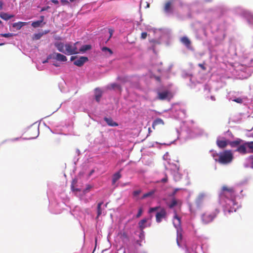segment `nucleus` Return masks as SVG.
Returning a JSON list of instances; mask_svg holds the SVG:
<instances>
[{"label":"nucleus","instance_id":"1","mask_svg":"<svg viewBox=\"0 0 253 253\" xmlns=\"http://www.w3.org/2000/svg\"><path fill=\"white\" fill-rule=\"evenodd\" d=\"M220 198H226L227 199V206L230 207L228 211L233 212L236 211L238 209V205L236 202V193L233 187H228L226 185L222 186L221 191L220 194Z\"/></svg>","mask_w":253,"mask_h":253},{"label":"nucleus","instance_id":"2","mask_svg":"<svg viewBox=\"0 0 253 253\" xmlns=\"http://www.w3.org/2000/svg\"><path fill=\"white\" fill-rule=\"evenodd\" d=\"M54 45L59 52L67 55H72L79 53V46L81 45V42H77L73 44L70 42L64 44L62 42H56Z\"/></svg>","mask_w":253,"mask_h":253},{"label":"nucleus","instance_id":"3","mask_svg":"<svg viewBox=\"0 0 253 253\" xmlns=\"http://www.w3.org/2000/svg\"><path fill=\"white\" fill-rule=\"evenodd\" d=\"M220 211L217 208H214L207 211L201 215V220L203 224H207L211 222L219 213Z\"/></svg>","mask_w":253,"mask_h":253},{"label":"nucleus","instance_id":"4","mask_svg":"<svg viewBox=\"0 0 253 253\" xmlns=\"http://www.w3.org/2000/svg\"><path fill=\"white\" fill-rule=\"evenodd\" d=\"M218 156V159L216 161L222 165H227L230 163L234 158L232 151L229 150H225L220 153Z\"/></svg>","mask_w":253,"mask_h":253},{"label":"nucleus","instance_id":"5","mask_svg":"<svg viewBox=\"0 0 253 253\" xmlns=\"http://www.w3.org/2000/svg\"><path fill=\"white\" fill-rule=\"evenodd\" d=\"M39 129L35 126H31L26 130V133L29 139L36 138L39 135Z\"/></svg>","mask_w":253,"mask_h":253},{"label":"nucleus","instance_id":"6","mask_svg":"<svg viewBox=\"0 0 253 253\" xmlns=\"http://www.w3.org/2000/svg\"><path fill=\"white\" fill-rule=\"evenodd\" d=\"M48 58H53L57 61L62 62L66 61L67 60V57L65 55L61 53L56 52H54L53 54L50 55Z\"/></svg>","mask_w":253,"mask_h":253},{"label":"nucleus","instance_id":"7","mask_svg":"<svg viewBox=\"0 0 253 253\" xmlns=\"http://www.w3.org/2000/svg\"><path fill=\"white\" fill-rule=\"evenodd\" d=\"M167 212L165 209H161L159 211H158L156 214V221L158 223L161 222L163 218L166 216Z\"/></svg>","mask_w":253,"mask_h":253},{"label":"nucleus","instance_id":"8","mask_svg":"<svg viewBox=\"0 0 253 253\" xmlns=\"http://www.w3.org/2000/svg\"><path fill=\"white\" fill-rule=\"evenodd\" d=\"M247 144H246V142H243L237 148L236 151L242 155H245L249 153L247 149Z\"/></svg>","mask_w":253,"mask_h":253},{"label":"nucleus","instance_id":"9","mask_svg":"<svg viewBox=\"0 0 253 253\" xmlns=\"http://www.w3.org/2000/svg\"><path fill=\"white\" fill-rule=\"evenodd\" d=\"M164 10L166 13H172L173 7L172 2L171 1H168L165 3L164 7Z\"/></svg>","mask_w":253,"mask_h":253},{"label":"nucleus","instance_id":"10","mask_svg":"<svg viewBox=\"0 0 253 253\" xmlns=\"http://www.w3.org/2000/svg\"><path fill=\"white\" fill-rule=\"evenodd\" d=\"M182 202L181 200L179 199H176L175 198H172L171 199V200L170 202H169L168 206L169 209H172L174 207L179 205V206H181L182 205Z\"/></svg>","mask_w":253,"mask_h":253},{"label":"nucleus","instance_id":"11","mask_svg":"<svg viewBox=\"0 0 253 253\" xmlns=\"http://www.w3.org/2000/svg\"><path fill=\"white\" fill-rule=\"evenodd\" d=\"M87 61V57L81 56L74 62V64L78 67H81Z\"/></svg>","mask_w":253,"mask_h":253},{"label":"nucleus","instance_id":"12","mask_svg":"<svg viewBox=\"0 0 253 253\" xmlns=\"http://www.w3.org/2000/svg\"><path fill=\"white\" fill-rule=\"evenodd\" d=\"M229 143V140H220L217 139L216 141V143L217 146L220 149L225 148L228 145Z\"/></svg>","mask_w":253,"mask_h":253},{"label":"nucleus","instance_id":"13","mask_svg":"<svg viewBox=\"0 0 253 253\" xmlns=\"http://www.w3.org/2000/svg\"><path fill=\"white\" fill-rule=\"evenodd\" d=\"M244 141L240 139L237 138L234 141H229L228 145H230L232 148L238 147L240 144H241Z\"/></svg>","mask_w":253,"mask_h":253},{"label":"nucleus","instance_id":"14","mask_svg":"<svg viewBox=\"0 0 253 253\" xmlns=\"http://www.w3.org/2000/svg\"><path fill=\"white\" fill-rule=\"evenodd\" d=\"M169 94V92L168 90L160 92L158 94V98L161 100H165L168 98Z\"/></svg>","mask_w":253,"mask_h":253},{"label":"nucleus","instance_id":"15","mask_svg":"<svg viewBox=\"0 0 253 253\" xmlns=\"http://www.w3.org/2000/svg\"><path fill=\"white\" fill-rule=\"evenodd\" d=\"M206 195L204 193H200L197 197L196 200V203L199 206L202 203L205 199Z\"/></svg>","mask_w":253,"mask_h":253},{"label":"nucleus","instance_id":"16","mask_svg":"<svg viewBox=\"0 0 253 253\" xmlns=\"http://www.w3.org/2000/svg\"><path fill=\"white\" fill-rule=\"evenodd\" d=\"M165 123L164 121L161 118H157L155 120L152 124V127L153 129H155V127L158 125H164Z\"/></svg>","mask_w":253,"mask_h":253},{"label":"nucleus","instance_id":"17","mask_svg":"<svg viewBox=\"0 0 253 253\" xmlns=\"http://www.w3.org/2000/svg\"><path fill=\"white\" fill-rule=\"evenodd\" d=\"M107 89L109 90H112V89H118L119 90H122L121 86L120 84H116V83H113L110 84V85H108L106 87Z\"/></svg>","mask_w":253,"mask_h":253},{"label":"nucleus","instance_id":"18","mask_svg":"<svg viewBox=\"0 0 253 253\" xmlns=\"http://www.w3.org/2000/svg\"><path fill=\"white\" fill-rule=\"evenodd\" d=\"M180 41L184 44L187 48H189L191 45V41L186 37H183L181 38Z\"/></svg>","mask_w":253,"mask_h":253},{"label":"nucleus","instance_id":"19","mask_svg":"<svg viewBox=\"0 0 253 253\" xmlns=\"http://www.w3.org/2000/svg\"><path fill=\"white\" fill-rule=\"evenodd\" d=\"M91 48V46L89 44H86L82 46L81 45L79 46V53L80 52H84Z\"/></svg>","mask_w":253,"mask_h":253},{"label":"nucleus","instance_id":"20","mask_svg":"<svg viewBox=\"0 0 253 253\" xmlns=\"http://www.w3.org/2000/svg\"><path fill=\"white\" fill-rule=\"evenodd\" d=\"M13 17V15H10L4 12H2L0 13V17L4 20H8Z\"/></svg>","mask_w":253,"mask_h":253},{"label":"nucleus","instance_id":"21","mask_svg":"<svg viewBox=\"0 0 253 253\" xmlns=\"http://www.w3.org/2000/svg\"><path fill=\"white\" fill-rule=\"evenodd\" d=\"M102 95V92L99 88H96L95 90V99L97 102L100 101V98Z\"/></svg>","mask_w":253,"mask_h":253},{"label":"nucleus","instance_id":"22","mask_svg":"<svg viewBox=\"0 0 253 253\" xmlns=\"http://www.w3.org/2000/svg\"><path fill=\"white\" fill-rule=\"evenodd\" d=\"M104 120L107 123V124L110 126H118V124L117 123L114 122L113 120L110 118L105 117L104 118Z\"/></svg>","mask_w":253,"mask_h":253},{"label":"nucleus","instance_id":"23","mask_svg":"<svg viewBox=\"0 0 253 253\" xmlns=\"http://www.w3.org/2000/svg\"><path fill=\"white\" fill-rule=\"evenodd\" d=\"M26 22H18L13 23L12 24V27L13 28H16L17 30H20L23 26L26 25Z\"/></svg>","mask_w":253,"mask_h":253},{"label":"nucleus","instance_id":"24","mask_svg":"<svg viewBox=\"0 0 253 253\" xmlns=\"http://www.w3.org/2000/svg\"><path fill=\"white\" fill-rule=\"evenodd\" d=\"M44 18V17L43 16H41V20H38V21H34V22H32V26L34 28H37V27H40L41 26V23L43 21Z\"/></svg>","mask_w":253,"mask_h":253},{"label":"nucleus","instance_id":"25","mask_svg":"<svg viewBox=\"0 0 253 253\" xmlns=\"http://www.w3.org/2000/svg\"><path fill=\"white\" fill-rule=\"evenodd\" d=\"M174 219L176 220V222L173 221V224L174 226L177 228L178 226L180 225L181 223V219L180 217H179L176 213L175 214L174 216Z\"/></svg>","mask_w":253,"mask_h":253},{"label":"nucleus","instance_id":"26","mask_svg":"<svg viewBox=\"0 0 253 253\" xmlns=\"http://www.w3.org/2000/svg\"><path fill=\"white\" fill-rule=\"evenodd\" d=\"M121 177V174L120 172H118L114 174L112 178V183L114 184L117 180Z\"/></svg>","mask_w":253,"mask_h":253},{"label":"nucleus","instance_id":"27","mask_svg":"<svg viewBox=\"0 0 253 253\" xmlns=\"http://www.w3.org/2000/svg\"><path fill=\"white\" fill-rule=\"evenodd\" d=\"M101 50L105 53L107 56H109L113 54V51L112 50L107 47H103Z\"/></svg>","mask_w":253,"mask_h":253},{"label":"nucleus","instance_id":"28","mask_svg":"<svg viewBox=\"0 0 253 253\" xmlns=\"http://www.w3.org/2000/svg\"><path fill=\"white\" fill-rule=\"evenodd\" d=\"M156 192V190H151L144 194H143V195L142 196V197H141V199H145L146 198H148L149 197H150L151 196H152Z\"/></svg>","mask_w":253,"mask_h":253},{"label":"nucleus","instance_id":"29","mask_svg":"<svg viewBox=\"0 0 253 253\" xmlns=\"http://www.w3.org/2000/svg\"><path fill=\"white\" fill-rule=\"evenodd\" d=\"M146 219H143L141 220H140L138 223L139 227L141 230H143L146 227V226L145 225V223L147 222Z\"/></svg>","mask_w":253,"mask_h":253},{"label":"nucleus","instance_id":"30","mask_svg":"<svg viewBox=\"0 0 253 253\" xmlns=\"http://www.w3.org/2000/svg\"><path fill=\"white\" fill-rule=\"evenodd\" d=\"M182 239V235L179 229L177 230V238L176 241L178 246H180L179 241H181Z\"/></svg>","mask_w":253,"mask_h":253},{"label":"nucleus","instance_id":"31","mask_svg":"<svg viewBox=\"0 0 253 253\" xmlns=\"http://www.w3.org/2000/svg\"><path fill=\"white\" fill-rule=\"evenodd\" d=\"M246 144L249 148V153H253V141L246 142Z\"/></svg>","mask_w":253,"mask_h":253},{"label":"nucleus","instance_id":"32","mask_svg":"<svg viewBox=\"0 0 253 253\" xmlns=\"http://www.w3.org/2000/svg\"><path fill=\"white\" fill-rule=\"evenodd\" d=\"M103 204V202H100L97 205V216L96 218H97L101 214H102V210H101V206Z\"/></svg>","mask_w":253,"mask_h":253},{"label":"nucleus","instance_id":"33","mask_svg":"<svg viewBox=\"0 0 253 253\" xmlns=\"http://www.w3.org/2000/svg\"><path fill=\"white\" fill-rule=\"evenodd\" d=\"M141 192V189L136 190L133 192L132 195L133 197H137Z\"/></svg>","mask_w":253,"mask_h":253},{"label":"nucleus","instance_id":"34","mask_svg":"<svg viewBox=\"0 0 253 253\" xmlns=\"http://www.w3.org/2000/svg\"><path fill=\"white\" fill-rule=\"evenodd\" d=\"M0 36L4 38H9L13 36L12 33H5V34H1Z\"/></svg>","mask_w":253,"mask_h":253},{"label":"nucleus","instance_id":"35","mask_svg":"<svg viewBox=\"0 0 253 253\" xmlns=\"http://www.w3.org/2000/svg\"><path fill=\"white\" fill-rule=\"evenodd\" d=\"M120 235H121L120 237L122 239H128V237H127V234L126 232H124L123 233H121Z\"/></svg>","mask_w":253,"mask_h":253},{"label":"nucleus","instance_id":"36","mask_svg":"<svg viewBox=\"0 0 253 253\" xmlns=\"http://www.w3.org/2000/svg\"><path fill=\"white\" fill-rule=\"evenodd\" d=\"M234 101L238 103H243V99L241 98H237L236 99H234L233 100Z\"/></svg>","mask_w":253,"mask_h":253},{"label":"nucleus","instance_id":"37","mask_svg":"<svg viewBox=\"0 0 253 253\" xmlns=\"http://www.w3.org/2000/svg\"><path fill=\"white\" fill-rule=\"evenodd\" d=\"M142 211H143L142 209L141 208H139V210H138V213H137V214H136V216L137 218L139 217L141 215Z\"/></svg>","mask_w":253,"mask_h":253},{"label":"nucleus","instance_id":"38","mask_svg":"<svg viewBox=\"0 0 253 253\" xmlns=\"http://www.w3.org/2000/svg\"><path fill=\"white\" fill-rule=\"evenodd\" d=\"M42 35H43V34H41V33L35 34V39H36V40L40 39L42 37Z\"/></svg>","mask_w":253,"mask_h":253},{"label":"nucleus","instance_id":"39","mask_svg":"<svg viewBox=\"0 0 253 253\" xmlns=\"http://www.w3.org/2000/svg\"><path fill=\"white\" fill-rule=\"evenodd\" d=\"M147 36L146 32H142L141 34V38L143 40L145 39Z\"/></svg>","mask_w":253,"mask_h":253},{"label":"nucleus","instance_id":"40","mask_svg":"<svg viewBox=\"0 0 253 253\" xmlns=\"http://www.w3.org/2000/svg\"><path fill=\"white\" fill-rule=\"evenodd\" d=\"M198 66L204 71H205L207 69L206 67L205 66V63L203 64L199 63Z\"/></svg>","mask_w":253,"mask_h":253},{"label":"nucleus","instance_id":"41","mask_svg":"<svg viewBox=\"0 0 253 253\" xmlns=\"http://www.w3.org/2000/svg\"><path fill=\"white\" fill-rule=\"evenodd\" d=\"M160 207H154V208H151L149 210V212H152L156 210H157L158 209H160Z\"/></svg>","mask_w":253,"mask_h":253},{"label":"nucleus","instance_id":"42","mask_svg":"<svg viewBox=\"0 0 253 253\" xmlns=\"http://www.w3.org/2000/svg\"><path fill=\"white\" fill-rule=\"evenodd\" d=\"M168 181V177L167 175L161 180V182L163 183H166Z\"/></svg>","mask_w":253,"mask_h":253},{"label":"nucleus","instance_id":"43","mask_svg":"<svg viewBox=\"0 0 253 253\" xmlns=\"http://www.w3.org/2000/svg\"><path fill=\"white\" fill-rule=\"evenodd\" d=\"M179 189H175L173 191V192L171 194L170 196L173 197L174 196L176 192L178 191Z\"/></svg>","mask_w":253,"mask_h":253},{"label":"nucleus","instance_id":"44","mask_svg":"<svg viewBox=\"0 0 253 253\" xmlns=\"http://www.w3.org/2000/svg\"><path fill=\"white\" fill-rule=\"evenodd\" d=\"M61 2L63 4H68V3H69L68 1H67V0H61Z\"/></svg>","mask_w":253,"mask_h":253},{"label":"nucleus","instance_id":"45","mask_svg":"<svg viewBox=\"0 0 253 253\" xmlns=\"http://www.w3.org/2000/svg\"><path fill=\"white\" fill-rule=\"evenodd\" d=\"M250 158L252 160L251 167L253 169V156H250Z\"/></svg>","mask_w":253,"mask_h":253},{"label":"nucleus","instance_id":"46","mask_svg":"<svg viewBox=\"0 0 253 253\" xmlns=\"http://www.w3.org/2000/svg\"><path fill=\"white\" fill-rule=\"evenodd\" d=\"M51 2L55 4H58L59 2L57 0H51Z\"/></svg>","mask_w":253,"mask_h":253},{"label":"nucleus","instance_id":"47","mask_svg":"<svg viewBox=\"0 0 253 253\" xmlns=\"http://www.w3.org/2000/svg\"><path fill=\"white\" fill-rule=\"evenodd\" d=\"M3 5V3L2 2V1L0 0V10L2 9Z\"/></svg>","mask_w":253,"mask_h":253},{"label":"nucleus","instance_id":"48","mask_svg":"<svg viewBox=\"0 0 253 253\" xmlns=\"http://www.w3.org/2000/svg\"><path fill=\"white\" fill-rule=\"evenodd\" d=\"M49 8V6H47L46 7H43L41 11H44V10H47L48 8Z\"/></svg>","mask_w":253,"mask_h":253},{"label":"nucleus","instance_id":"49","mask_svg":"<svg viewBox=\"0 0 253 253\" xmlns=\"http://www.w3.org/2000/svg\"><path fill=\"white\" fill-rule=\"evenodd\" d=\"M76 58V57H75V56H72L70 59L71 61H73Z\"/></svg>","mask_w":253,"mask_h":253},{"label":"nucleus","instance_id":"50","mask_svg":"<svg viewBox=\"0 0 253 253\" xmlns=\"http://www.w3.org/2000/svg\"><path fill=\"white\" fill-rule=\"evenodd\" d=\"M93 172H94V170H92L90 171L89 175L92 174V173H93Z\"/></svg>","mask_w":253,"mask_h":253},{"label":"nucleus","instance_id":"51","mask_svg":"<svg viewBox=\"0 0 253 253\" xmlns=\"http://www.w3.org/2000/svg\"><path fill=\"white\" fill-rule=\"evenodd\" d=\"M110 37H111V36L112 35V30H111V31H110Z\"/></svg>","mask_w":253,"mask_h":253},{"label":"nucleus","instance_id":"52","mask_svg":"<svg viewBox=\"0 0 253 253\" xmlns=\"http://www.w3.org/2000/svg\"><path fill=\"white\" fill-rule=\"evenodd\" d=\"M149 132L150 133L151 132V130L150 128H149L148 129Z\"/></svg>","mask_w":253,"mask_h":253},{"label":"nucleus","instance_id":"53","mask_svg":"<svg viewBox=\"0 0 253 253\" xmlns=\"http://www.w3.org/2000/svg\"><path fill=\"white\" fill-rule=\"evenodd\" d=\"M47 62V60L43 61V63H46Z\"/></svg>","mask_w":253,"mask_h":253},{"label":"nucleus","instance_id":"54","mask_svg":"<svg viewBox=\"0 0 253 253\" xmlns=\"http://www.w3.org/2000/svg\"><path fill=\"white\" fill-rule=\"evenodd\" d=\"M54 65L55 66H56V67L58 66V65H57V64H54Z\"/></svg>","mask_w":253,"mask_h":253},{"label":"nucleus","instance_id":"55","mask_svg":"<svg viewBox=\"0 0 253 253\" xmlns=\"http://www.w3.org/2000/svg\"><path fill=\"white\" fill-rule=\"evenodd\" d=\"M74 0H70V1L71 2H73V1H74Z\"/></svg>","mask_w":253,"mask_h":253},{"label":"nucleus","instance_id":"56","mask_svg":"<svg viewBox=\"0 0 253 253\" xmlns=\"http://www.w3.org/2000/svg\"><path fill=\"white\" fill-rule=\"evenodd\" d=\"M3 44H4V43H0V45H3Z\"/></svg>","mask_w":253,"mask_h":253},{"label":"nucleus","instance_id":"57","mask_svg":"<svg viewBox=\"0 0 253 253\" xmlns=\"http://www.w3.org/2000/svg\"><path fill=\"white\" fill-rule=\"evenodd\" d=\"M2 23V22L0 20V24H1Z\"/></svg>","mask_w":253,"mask_h":253}]
</instances>
